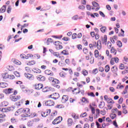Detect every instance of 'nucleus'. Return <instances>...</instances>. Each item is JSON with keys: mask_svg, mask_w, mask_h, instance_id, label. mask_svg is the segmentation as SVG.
Listing matches in <instances>:
<instances>
[{"mask_svg": "<svg viewBox=\"0 0 128 128\" xmlns=\"http://www.w3.org/2000/svg\"><path fill=\"white\" fill-rule=\"evenodd\" d=\"M68 90L71 92L72 94H81L82 96H84V90H80V88H72V87H70Z\"/></svg>", "mask_w": 128, "mask_h": 128, "instance_id": "obj_1", "label": "nucleus"}, {"mask_svg": "<svg viewBox=\"0 0 128 128\" xmlns=\"http://www.w3.org/2000/svg\"><path fill=\"white\" fill-rule=\"evenodd\" d=\"M60 80L54 78L52 81V86H54V88H60Z\"/></svg>", "mask_w": 128, "mask_h": 128, "instance_id": "obj_2", "label": "nucleus"}, {"mask_svg": "<svg viewBox=\"0 0 128 128\" xmlns=\"http://www.w3.org/2000/svg\"><path fill=\"white\" fill-rule=\"evenodd\" d=\"M62 122V117L59 116L56 118L52 122V124H58Z\"/></svg>", "mask_w": 128, "mask_h": 128, "instance_id": "obj_3", "label": "nucleus"}, {"mask_svg": "<svg viewBox=\"0 0 128 128\" xmlns=\"http://www.w3.org/2000/svg\"><path fill=\"white\" fill-rule=\"evenodd\" d=\"M54 46L56 50H62V42L60 41H56L54 42Z\"/></svg>", "mask_w": 128, "mask_h": 128, "instance_id": "obj_4", "label": "nucleus"}, {"mask_svg": "<svg viewBox=\"0 0 128 128\" xmlns=\"http://www.w3.org/2000/svg\"><path fill=\"white\" fill-rule=\"evenodd\" d=\"M24 76L29 80H34V76L32 74L29 73H24Z\"/></svg>", "mask_w": 128, "mask_h": 128, "instance_id": "obj_5", "label": "nucleus"}, {"mask_svg": "<svg viewBox=\"0 0 128 128\" xmlns=\"http://www.w3.org/2000/svg\"><path fill=\"white\" fill-rule=\"evenodd\" d=\"M82 32H80L78 34H76V33H74L72 34V40H76V38H82Z\"/></svg>", "mask_w": 128, "mask_h": 128, "instance_id": "obj_6", "label": "nucleus"}, {"mask_svg": "<svg viewBox=\"0 0 128 128\" xmlns=\"http://www.w3.org/2000/svg\"><path fill=\"white\" fill-rule=\"evenodd\" d=\"M22 114H24L26 116H30V110L29 108H22Z\"/></svg>", "mask_w": 128, "mask_h": 128, "instance_id": "obj_7", "label": "nucleus"}, {"mask_svg": "<svg viewBox=\"0 0 128 128\" xmlns=\"http://www.w3.org/2000/svg\"><path fill=\"white\" fill-rule=\"evenodd\" d=\"M44 104L46 106H54V102L52 100H48L45 102Z\"/></svg>", "mask_w": 128, "mask_h": 128, "instance_id": "obj_8", "label": "nucleus"}, {"mask_svg": "<svg viewBox=\"0 0 128 128\" xmlns=\"http://www.w3.org/2000/svg\"><path fill=\"white\" fill-rule=\"evenodd\" d=\"M48 98H50L53 100H58L60 98V94L58 93H54L52 94L49 95Z\"/></svg>", "mask_w": 128, "mask_h": 128, "instance_id": "obj_9", "label": "nucleus"}, {"mask_svg": "<svg viewBox=\"0 0 128 128\" xmlns=\"http://www.w3.org/2000/svg\"><path fill=\"white\" fill-rule=\"evenodd\" d=\"M34 56L32 54H28L27 56L24 54H21L20 57L21 58H25L26 60H28L30 58H32Z\"/></svg>", "mask_w": 128, "mask_h": 128, "instance_id": "obj_10", "label": "nucleus"}, {"mask_svg": "<svg viewBox=\"0 0 128 128\" xmlns=\"http://www.w3.org/2000/svg\"><path fill=\"white\" fill-rule=\"evenodd\" d=\"M36 79L39 82H44L46 80V76L42 75H39L36 76Z\"/></svg>", "mask_w": 128, "mask_h": 128, "instance_id": "obj_11", "label": "nucleus"}, {"mask_svg": "<svg viewBox=\"0 0 128 128\" xmlns=\"http://www.w3.org/2000/svg\"><path fill=\"white\" fill-rule=\"evenodd\" d=\"M97 48L98 50H102V41L100 40H98L96 42V44L95 45V48Z\"/></svg>", "mask_w": 128, "mask_h": 128, "instance_id": "obj_12", "label": "nucleus"}, {"mask_svg": "<svg viewBox=\"0 0 128 128\" xmlns=\"http://www.w3.org/2000/svg\"><path fill=\"white\" fill-rule=\"evenodd\" d=\"M10 99L12 102H18L19 100H20V96H14L10 97Z\"/></svg>", "mask_w": 128, "mask_h": 128, "instance_id": "obj_13", "label": "nucleus"}, {"mask_svg": "<svg viewBox=\"0 0 128 128\" xmlns=\"http://www.w3.org/2000/svg\"><path fill=\"white\" fill-rule=\"evenodd\" d=\"M53 55L54 56H56V58H61V60H64V56H60V52H54Z\"/></svg>", "mask_w": 128, "mask_h": 128, "instance_id": "obj_14", "label": "nucleus"}, {"mask_svg": "<svg viewBox=\"0 0 128 128\" xmlns=\"http://www.w3.org/2000/svg\"><path fill=\"white\" fill-rule=\"evenodd\" d=\"M44 74H46V76H54V72L48 70H46L44 72Z\"/></svg>", "mask_w": 128, "mask_h": 128, "instance_id": "obj_15", "label": "nucleus"}, {"mask_svg": "<svg viewBox=\"0 0 128 128\" xmlns=\"http://www.w3.org/2000/svg\"><path fill=\"white\" fill-rule=\"evenodd\" d=\"M44 86L42 84H36L34 85V88L36 90H42Z\"/></svg>", "mask_w": 128, "mask_h": 128, "instance_id": "obj_16", "label": "nucleus"}, {"mask_svg": "<svg viewBox=\"0 0 128 128\" xmlns=\"http://www.w3.org/2000/svg\"><path fill=\"white\" fill-rule=\"evenodd\" d=\"M110 52L114 56H116V54H118V50H116V48H114V46L112 47L110 50Z\"/></svg>", "mask_w": 128, "mask_h": 128, "instance_id": "obj_17", "label": "nucleus"}, {"mask_svg": "<svg viewBox=\"0 0 128 128\" xmlns=\"http://www.w3.org/2000/svg\"><path fill=\"white\" fill-rule=\"evenodd\" d=\"M68 98H70L68 97V96L64 95L62 98V102H66L68 100Z\"/></svg>", "mask_w": 128, "mask_h": 128, "instance_id": "obj_18", "label": "nucleus"}, {"mask_svg": "<svg viewBox=\"0 0 128 128\" xmlns=\"http://www.w3.org/2000/svg\"><path fill=\"white\" fill-rule=\"evenodd\" d=\"M14 88H9L4 90V92L6 94H12V92H14Z\"/></svg>", "mask_w": 128, "mask_h": 128, "instance_id": "obj_19", "label": "nucleus"}, {"mask_svg": "<svg viewBox=\"0 0 128 128\" xmlns=\"http://www.w3.org/2000/svg\"><path fill=\"white\" fill-rule=\"evenodd\" d=\"M118 36H113L110 38V40L112 42V44H116V42L118 40Z\"/></svg>", "mask_w": 128, "mask_h": 128, "instance_id": "obj_20", "label": "nucleus"}, {"mask_svg": "<svg viewBox=\"0 0 128 128\" xmlns=\"http://www.w3.org/2000/svg\"><path fill=\"white\" fill-rule=\"evenodd\" d=\"M48 112H49V114H50V110H47L46 112H41L42 116L43 118H46V116H48Z\"/></svg>", "mask_w": 128, "mask_h": 128, "instance_id": "obj_21", "label": "nucleus"}, {"mask_svg": "<svg viewBox=\"0 0 128 128\" xmlns=\"http://www.w3.org/2000/svg\"><path fill=\"white\" fill-rule=\"evenodd\" d=\"M118 70V66L116 65H114L111 68V71L113 72V74H116Z\"/></svg>", "mask_w": 128, "mask_h": 128, "instance_id": "obj_22", "label": "nucleus"}, {"mask_svg": "<svg viewBox=\"0 0 128 128\" xmlns=\"http://www.w3.org/2000/svg\"><path fill=\"white\" fill-rule=\"evenodd\" d=\"M118 68L120 70H126V66L122 63H120L118 66Z\"/></svg>", "mask_w": 128, "mask_h": 128, "instance_id": "obj_23", "label": "nucleus"}, {"mask_svg": "<svg viewBox=\"0 0 128 128\" xmlns=\"http://www.w3.org/2000/svg\"><path fill=\"white\" fill-rule=\"evenodd\" d=\"M6 6L4 5L0 9V14H4V12H6Z\"/></svg>", "mask_w": 128, "mask_h": 128, "instance_id": "obj_24", "label": "nucleus"}, {"mask_svg": "<svg viewBox=\"0 0 128 128\" xmlns=\"http://www.w3.org/2000/svg\"><path fill=\"white\" fill-rule=\"evenodd\" d=\"M36 64V60H30L27 62L26 64L27 66H34V64Z\"/></svg>", "mask_w": 128, "mask_h": 128, "instance_id": "obj_25", "label": "nucleus"}, {"mask_svg": "<svg viewBox=\"0 0 128 128\" xmlns=\"http://www.w3.org/2000/svg\"><path fill=\"white\" fill-rule=\"evenodd\" d=\"M6 74H5L6 76ZM4 78H9L10 80H14V76L12 74H7L6 76H4Z\"/></svg>", "mask_w": 128, "mask_h": 128, "instance_id": "obj_26", "label": "nucleus"}, {"mask_svg": "<svg viewBox=\"0 0 128 128\" xmlns=\"http://www.w3.org/2000/svg\"><path fill=\"white\" fill-rule=\"evenodd\" d=\"M32 71L34 74H40L42 72V70L38 68H34Z\"/></svg>", "mask_w": 128, "mask_h": 128, "instance_id": "obj_27", "label": "nucleus"}, {"mask_svg": "<svg viewBox=\"0 0 128 128\" xmlns=\"http://www.w3.org/2000/svg\"><path fill=\"white\" fill-rule=\"evenodd\" d=\"M102 42L104 44H106V42H108V36L106 35H104Z\"/></svg>", "mask_w": 128, "mask_h": 128, "instance_id": "obj_28", "label": "nucleus"}, {"mask_svg": "<svg viewBox=\"0 0 128 128\" xmlns=\"http://www.w3.org/2000/svg\"><path fill=\"white\" fill-rule=\"evenodd\" d=\"M80 100L82 102H84V104H88L89 102L88 100L86 98V97H82Z\"/></svg>", "mask_w": 128, "mask_h": 128, "instance_id": "obj_29", "label": "nucleus"}, {"mask_svg": "<svg viewBox=\"0 0 128 128\" xmlns=\"http://www.w3.org/2000/svg\"><path fill=\"white\" fill-rule=\"evenodd\" d=\"M100 109L96 108V114L94 116V118H98V116H100Z\"/></svg>", "mask_w": 128, "mask_h": 128, "instance_id": "obj_30", "label": "nucleus"}, {"mask_svg": "<svg viewBox=\"0 0 128 128\" xmlns=\"http://www.w3.org/2000/svg\"><path fill=\"white\" fill-rule=\"evenodd\" d=\"M82 74L84 76H86L88 74V72L86 69H83L82 71Z\"/></svg>", "mask_w": 128, "mask_h": 128, "instance_id": "obj_31", "label": "nucleus"}, {"mask_svg": "<svg viewBox=\"0 0 128 128\" xmlns=\"http://www.w3.org/2000/svg\"><path fill=\"white\" fill-rule=\"evenodd\" d=\"M28 118V116L26 115V114H22L20 116L22 120H26Z\"/></svg>", "mask_w": 128, "mask_h": 128, "instance_id": "obj_32", "label": "nucleus"}, {"mask_svg": "<svg viewBox=\"0 0 128 128\" xmlns=\"http://www.w3.org/2000/svg\"><path fill=\"white\" fill-rule=\"evenodd\" d=\"M116 44V46H118V48H122V41L118 40H117Z\"/></svg>", "mask_w": 128, "mask_h": 128, "instance_id": "obj_33", "label": "nucleus"}, {"mask_svg": "<svg viewBox=\"0 0 128 128\" xmlns=\"http://www.w3.org/2000/svg\"><path fill=\"white\" fill-rule=\"evenodd\" d=\"M74 124V120L72 118H68V126H72Z\"/></svg>", "mask_w": 128, "mask_h": 128, "instance_id": "obj_34", "label": "nucleus"}, {"mask_svg": "<svg viewBox=\"0 0 128 128\" xmlns=\"http://www.w3.org/2000/svg\"><path fill=\"white\" fill-rule=\"evenodd\" d=\"M62 54H63V56H69L70 55V52H68V50H63L61 52Z\"/></svg>", "mask_w": 128, "mask_h": 128, "instance_id": "obj_35", "label": "nucleus"}, {"mask_svg": "<svg viewBox=\"0 0 128 128\" xmlns=\"http://www.w3.org/2000/svg\"><path fill=\"white\" fill-rule=\"evenodd\" d=\"M8 86V84L6 82H0V88H7V86Z\"/></svg>", "mask_w": 128, "mask_h": 128, "instance_id": "obj_36", "label": "nucleus"}, {"mask_svg": "<svg viewBox=\"0 0 128 128\" xmlns=\"http://www.w3.org/2000/svg\"><path fill=\"white\" fill-rule=\"evenodd\" d=\"M20 114H22V108L18 109V110H17L16 111V112H15V116H20Z\"/></svg>", "mask_w": 128, "mask_h": 128, "instance_id": "obj_37", "label": "nucleus"}, {"mask_svg": "<svg viewBox=\"0 0 128 128\" xmlns=\"http://www.w3.org/2000/svg\"><path fill=\"white\" fill-rule=\"evenodd\" d=\"M10 110V108H2L1 110L2 112H8Z\"/></svg>", "mask_w": 128, "mask_h": 128, "instance_id": "obj_38", "label": "nucleus"}, {"mask_svg": "<svg viewBox=\"0 0 128 128\" xmlns=\"http://www.w3.org/2000/svg\"><path fill=\"white\" fill-rule=\"evenodd\" d=\"M71 116L74 120H78L79 118L78 115L76 114L75 113H72Z\"/></svg>", "mask_w": 128, "mask_h": 128, "instance_id": "obj_39", "label": "nucleus"}, {"mask_svg": "<svg viewBox=\"0 0 128 128\" xmlns=\"http://www.w3.org/2000/svg\"><path fill=\"white\" fill-rule=\"evenodd\" d=\"M60 76L61 78H66V73L62 71L60 73Z\"/></svg>", "mask_w": 128, "mask_h": 128, "instance_id": "obj_40", "label": "nucleus"}, {"mask_svg": "<svg viewBox=\"0 0 128 128\" xmlns=\"http://www.w3.org/2000/svg\"><path fill=\"white\" fill-rule=\"evenodd\" d=\"M110 70V65L108 64L105 66L104 70L106 72H108Z\"/></svg>", "mask_w": 128, "mask_h": 128, "instance_id": "obj_41", "label": "nucleus"}, {"mask_svg": "<svg viewBox=\"0 0 128 128\" xmlns=\"http://www.w3.org/2000/svg\"><path fill=\"white\" fill-rule=\"evenodd\" d=\"M100 55V52H98V50H96L94 52V56L95 58H98V56Z\"/></svg>", "mask_w": 128, "mask_h": 128, "instance_id": "obj_42", "label": "nucleus"}, {"mask_svg": "<svg viewBox=\"0 0 128 128\" xmlns=\"http://www.w3.org/2000/svg\"><path fill=\"white\" fill-rule=\"evenodd\" d=\"M104 102H101L98 105V108H104Z\"/></svg>", "mask_w": 128, "mask_h": 128, "instance_id": "obj_43", "label": "nucleus"}, {"mask_svg": "<svg viewBox=\"0 0 128 128\" xmlns=\"http://www.w3.org/2000/svg\"><path fill=\"white\" fill-rule=\"evenodd\" d=\"M106 54L109 58H112V54H110V51H108V50H106Z\"/></svg>", "mask_w": 128, "mask_h": 128, "instance_id": "obj_44", "label": "nucleus"}, {"mask_svg": "<svg viewBox=\"0 0 128 128\" xmlns=\"http://www.w3.org/2000/svg\"><path fill=\"white\" fill-rule=\"evenodd\" d=\"M34 120H30L27 123V126H32V124H34Z\"/></svg>", "mask_w": 128, "mask_h": 128, "instance_id": "obj_45", "label": "nucleus"}, {"mask_svg": "<svg viewBox=\"0 0 128 128\" xmlns=\"http://www.w3.org/2000/svg\"><path fill=\"white\" fill-rule=\"evenodd\" d=\"M25 70L27 72H32V69L30 68V67L26 66L25 68Z\"/></svg>", "mask_w": 128, "mask_h": 128, "instance_id": "obj_46", "label": "nucleus"}, {"mask_svg": "<svg viewBox=\"0 0 128 128\" xmlns=\"http://www.w3.org/2000/svg\"><path fill=\"white\" fill-rule=\"evenodd\" d=\"M10 121H11V122H12V124H16V122H18V120H16V118H12L10 120Z\"/></svg>", "mask_w": 128, "mask_h": 128, "instance_id": "obj_47", "label": "nucleus"}, {"mask_svg": "<svg viewBox=\"0 0 128 128\" xmlns=\"http://www.w3.org/2000/svg\"><path fill=\"white\" fill-rule=\"evenodd\" d=\"M52 38H49L47 40V41L46 42V44L48 46L50 44H52Z\"/></svg>", "mask_w": 128, "mask_h": 128, "instance_id": "obj_48", "label": "nucleus"}, {"mask_svg": "<svg viewBox=\"0 0 128 128\" xmlns=\"http://www.w3.org/2000/svg\"><path fill=\"white\" fill-rule=\"evenodd\" d=\"M83 52L84 54H88V49L86 48H83Z\"/></svg>", "mask_w": 128, "mask_h": 128, "instance_id": "obj_49", "label": "nucleus"}, {"mask_svg": "<svg viewBox=\"0 0 128 128\" xmlns=\"http://www.w3.org/2000/svg\"><path fill=\"white\" fill-rule=\"evenodd\" d=\"M92 4L94 8H98L100 6V4L96 2H92Z\"/></svg>", "mask_w": 128, "mask_h": 128, "instance_id": "obj_50", "label": "nucleus"}, {"mask_svg": "<svg viewBox=\"0 0 128 128\" xmlns=\"http://www.w3.org/2000/svg\"><path fill=\"white\" fill-rule=\"evenodd\" d=\"M87 94L88 96H92V98H94V96H96V95H94V92H88Z\"/></svg>", "mask_w": 128, "mask_h": 128, "instance_id": "obj_51", "label": "nucleus"}, {"mask_svg": "<svg viewBox=\"0 0 128 128\" xmlns=\"http://www.w3.org/2000/svg\"><path fill=\"white\" fill-rule=\"evenodd\" d=\"M88 116V114L86 112L82 113L80 115V118H86Z\"/></svg>", "mask_w": 128, "mask_h": 128, "instance_id": "obj_52", "label": "nucleus"}, {"mask_svg": "<svg viewBox=\"0 0 128 128\" xmlns=\"http://www.w3.org/2000/svg\"><path fill=\"white\" fill-rule=\"evenodd\" d=\"M96 58H98V60H104V56H102V54H100L98 56V57Z\"/></svg>", "mask_w": 128, "mask_h": 128, "instance_id": "obj_53", "label": "nucleus"}, {"mask_svg": "<svg viewBox=\"0 0 128 128\" xmlns=\"http://www.w3.org/2000/svg\"><path fill=\"white\" fill-rule=\"evenodd\" d=\"M110 117L111 118L112 120H114V118H116V114H110Z\"/></svg>", "mask_w": 128, "mask_h": 128, "instance_id": "obj_54", "label": "nucleus"}, {"mask_svg": "<svg viewBox=\"0 0 128 128\" xmlns=\"http://www.w3.org/2000/svg\"><path fill=\"white\" fill-rule=\"evenodd\" d=\"M100 30L102 32H106V26L102 27L100 28Z\"/></svg>", "mask_w": 128, "mask_h": 128, "instance_id": "obj_55", "label": "nucleus"}, {"mask_svg": "<svg viewBox=\"0 0 128 128\" xmlns=\"http://www.w3.org/2000/svg\"><path fill=\"white\" fill-rule=\"evenodd\" d=\"M36 116V112H33V113H30V116H28L30 118H34V116Z\"/></svg>", "mask_w": 128, "mask_h": 128, "instance_id": "obj_56", "label": "nucleus"}, {"mask_svg": "<svg viewBox=\"0 0 128 128\" xmlns=\"http://www.w3.org/2000/svg\"><path fill=\"white\" fill-rule=\"evenodd\" d=\"M76 48L79 50H82V44H78L76 46Z\"/></svg>", "mask_w": 128, "mask_h": 128, "instance_id": "obj_57", "label": "nucleus"}, {"mask_svg": "<svg viewBox=\"0 0 128 128\" xmlns=\"http://www.w3.org/2000/svg\"><path fill=\"white\" fill-rule=\"evenodd\" d=\"M107 48L109 49L112 48V42L110 41L107 42Z\"/></svg>", "mask_w": 128, "mask_h": 128, "instance_id": "obj_58", "label": "nucleus"}, {"mask_svg": "<svg viewBox=\"0 0 128 128\" xmlns=\"http://www.w3.org/2000/svg\"><path fill=\"white\" fill-rule=\"evenodd\" d=\"M106 102L108 104H114V102L111 98H109Z\"/></svg>", "mask_w": 128, "mask_h": 128, "instance_id": "obj_59", "label": "nucleus"}, {"mask_svg": "<svg viewBox=\"0 0 128 128\" xmlns=\"http://www.w3.org/2000/svg\"><path fill=\"white\" fill-rule=\"evenodd\" d=\"M113 59L116 64H118V62H120V59L118 57L113 58Z\"/></svg>", "mask_w": 128, "mask_h": 128, "instance_id": "obj_60", "label": "nucleus"}, {"mask_svg": "<svg viewBox=\"0 0 128 128\" xmlns=\"http://www.w3.org/2000/svg\"><path fill=\"white\" fill-rule=\"evenodd\" d=\"M80 76V74L78 72H74V76H75L76 78H79Z\"/></svg>", "mask_w": 128, "mask_h": 128, "instance_id": "obj_61", "label": "nucleus"}, {"mask_svg": "<svg viewBox=\"0 0 128 128\" xmlns=\"http://www.w3.org/2000/svg\"><path fill=\"white\" fill-rule=\"evenodd\" d=\"M11 12H12V6H8L7 8V12L8 14H10Z\"/></svg>", "mask_w": 128, "mask_h": 128, "instance_id": "obj_62", "label": "nucleus"}, {"mask_svg": "<svg viewBox=\"0 0 128 128\" xmlns=\"http://www.w3.org/2000/svg\"><path fill=\"white\" fill-rule=\"evenodd\" d=\"M114 58H112L110 60V64H111V66H114Z\"/></svg>", "mask_w": 128, "mask_h": 128, "instance_id": "obj_63", "label": "nucleus"}, {"mask_svg": "<svg viewBox=\"0 0 128 128\" xmlns=\"http://www.w3.org/2000/svg\"><path fill=\"white\" fill-rule=\"evenodd\" d=\"M128 74V68L122 72V74Z\"/></svg>", "mask_w": 128, "mask_h": 128, "instance_id": "obj_64", "label": "nucleus"}]
</instances>
